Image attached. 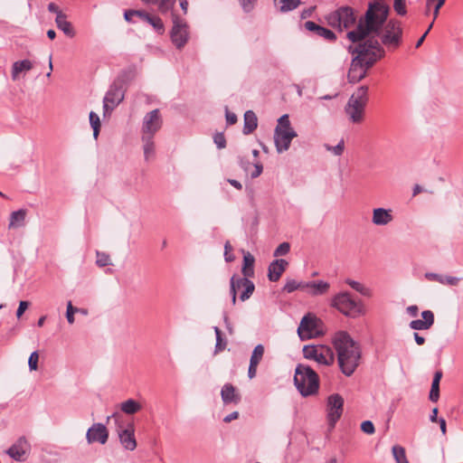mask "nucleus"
I'll return each mask as SVG.
<instances>
[{
	"instance_id": "nucleus-1",
	"label": "nucleus",
	"mask_w": 463,
	"mask_h": 463,
	"mask_svg": "<svg viewBox=\"0 0 463 463\" xmlns=\"http://www.w3.org/2000/svg\"><path fill=\"white\" fill-rule=\"evenodd\" d=\"M390 7L382 1L370 2L355 29L346 33L352 43L376 41L383 50L394 52L402 43L403 29L397 19H388Z\"/></svg>"
},
{
	"instance_id": "nucleus-2",
	"label": "nucleus",
	"mask_w": 463,
	"mask_h": 463,
	"mask_svg": "<svg viewBox=\"0 0 463 463\" xmlns=\"http://www.w3.org/2000/svg\"><path fill=\"white\" fill-rule=\"evenodd\" d=\"M347 50L355 54L350 65L347 79L350 83L362 80L367 74V71L373 65L385 56V51L381 48L376 41H364L349 45Z\"/></svg>"
},
{
	"instance_id": "nucleus-3",
	"label": "nucleus",
	"mask_w": 463,
	"mask_h": 463,
	"mask_svg": "<svg viewBox=\"0 0 463 463\" xmlns=\"http://www.w3.org/2000/svg\"><path fill=\"white\" fill-rule=\"evenodd\" d=\"M337 353V361L341 372L345 376H351L359 365L361 350L348 333L340 331L333 339Z\"/></svg>"
},
{
	"instance_id": "nucleus-4",
	"label": "nucleus",
	"mask_w": 463,
	"mask_h": 463,
	"mask_svg": "<svg viewBox=\"0 0 463 463\" xmlns=\"http://www.w3.org/2000/svg\"><path fill=\"white\" fill-rule=\"evenodd\" d=\"M294 384L303 397H307L317 392L319 378L309 365L299 364L295 369Z\"/></svg>"
},
{
	"instance_id": "nucleus-5",
	"label": "nucleus",
	"mask_w": 463,
	"mask_h": 463,
	"mask_svg": "<svg viewBox=\"0 0 463 463\" xmlns=\"http://www.w3.org/2000/svg\"><path fill=\"white\" fill-rule=\"evenodd\" d=\"M367 102L368 87L361 86L351 95L345 108L348 119L352 123L359 124L364 121Z\"/></svg>"
},
{
	"instance_id": "nucleus-6",
	"label": "nucleus",
	"mask_w": 463,
	"mask_h": 463,
	"mask_svg": "<svg viewBox=\"0 0 463 463\" xmlns=\"http://www.w3.org/2000/svg\"><path fill=\"white\" fill-rule=\"evenodd\" d=\"M297 136V132L291 127L288 115H282L278 119V125L274 131V142L278 153L287 151L290 146L292 139Z\"/></svg>"
},
{
	"instance_id": "nucleus-7",
	"label": "nucleus",
	"mask_w": 463,
	"mask_h": 463,
	"mask_svg": "<svg viewBox=\"0 0 463 463\" xmlns=\"http://www.w3.org/2000/svg\"><path fill=\"white\" fill-rule=\"evenodd\" d=\"M331 306L341 312L344 316L355 318L364 315V309L362 302L352 298L349 292H339L331 300Z\"/></svg>"
},
{
	"instance_id": "nucleus-8",
	"label": "nucleus",
	"mask_w": 463,
	"mask_h": 463,
	"mask_svg": "<svg viewBox=\"0 0 463 463\" xmlns=\"http://www.w3.org/2000/svg\"><path fill=\"white\" fill-rule=\"evenodd\" d=\"M122 418L119 412H114L107 417V422H109L110 420L115 421L116 431L121 445L125 449L133 451L137 448L135 428L132 423H128L127 428H124L122 425Z\"/></svg>"
},
{
	"instance_id": "nucleus-9",
	"label": "nucleus",
	"mask_w": 463,
	"mask_h": 463,
	"mask_svg": "<svg viewBox=\"0 0 463 463\" xmlns=\"http://www.w3.org/2000/svg\"><path fill=\"white\" fill-rule=\"evenodd\" d=\"M328 25L339 29H349L356 23L354 11L350 6H341L326 16Z\"/></svg>"
},
{
	"instance_id": "nucleus-10",
	"label": "nucleus",
	"mask_w": 463,
	"mask_h": 463,
	"mask_svg": "<svg viewBox=\"0 0 463 463\" xmlns=\"http://www.w3.org/2000/svg\"><path fill=\"white\" fill-rule=\"evenodd\" d=\"M126 73L120 75L118 79L110 86L103 99L104 116L110 115L113 109L118 106L125 97L123 88L124 77Z\"/></svg>"
},
{
	"instance_id": "nucleus-11",
	"label": "nucleus",
	"mask_w": 463,
	"mask_h": 463,
	"mask_svg": "<svg viewBox=\"0 0 463 463\" xmlns=\"http://www.w3.org/2000/svg\"><path fill=\"white\" fill-rule=\"evenodd\" d=\"M303 355L306 359L314 360L319 364L331 365L335 361L333 350L326 345H312L303 347Z\"/></svg>"
},
{
	"instance_id": "nucleus-12",
	"label": "nucleus",
	"mask_w": 463,
	"mask_h": 463,
	"mask_svg": "<svg viewBox=\"0 0 463 463\" xmlns=\"http://www.w3.org/2000/svg\"><path fill=\"white\" fill-rule=\"evenodd\" d=\"M172 43L177 49H182L189 39L188 25L185 21L173 15V27L170 33Z\"/></svg>"
},
{
	"instance_id": "nucleus-13",
	"label": "nucleus",
	"mask_w": 463,
	"mask_h": 463,
	"mask_svg": "<svg viewBox=\"0 0 463 463\" xmlns=\"http://www.w3.org/2000/svg\"><path fill=\"white\" fill-rule=\"evenodd\" d=\"M163 119L159 109H156L146 113L143 118L141 137H154L156 133L162 128Z\"/></svg>"
},
{
	"instance_id": "nucleus-14",
	"label": "nucleus",
	"mask_w": 463,
	"mask_h": 463,
	"mask_svg": "<svg viewBox=\"0 0 463 463\" xmlns=\"http://www.w3.org/2000/svg\"><path fill=\"white\" fill-rule=\"evenodd\" d=\"M327 420L330 429H334L337 420L341 418L344 407V399L338 393H334L327 398Z\"/></svg>"
},
{
	"instance_id": "nucleus-15",
	"label": "nucleus",
	"mask_w": 463,
	"mask_h": 463,
	"mask_svg": "<svg viewBox=\"0 0 463 463\" xmlns=\"http://www.w3.org/2000/svg\"><path fill=\"white\" fill-rule=\"evenodd\" d=\"M31 452V444L24 436L19 437L6 450V454L14 460L24 462Z\"/></svg>"
},
{
	"instance_id": "nucleus-16",
	"label": "nucleus",
	"mask_w": 463,
	"mask_h": 463,
	"mask_svg": "<svg viewBox=\"0 0 463 463\" xmlns=\"http://www.w3.org/2000/svg\"><path fill=\"white\" fill-rule=\"evenodd\" d=\"M319 323H321V321L311 314L304 316L298 327V335L299 338L301 340L312 338L317 333Z\"/></svg>"
},
{
	"instance_id": "nucleus-17",
	"label": "nucleus",
	"mask_w": 463,
	"mask_h": 463,
	"mask_svg": "<svg viewBox=\"0 0 463 463\" xmlns=\"http://www.w3.org/2000/svg\"><path fill=\"white\" fill-rule=\"evenodd\" d=\"M86 439L89 444L99 442L105 444L109 439V431L102 423H94L86 433Z\"/></svg>"
},
{
	"instance_id": "nucleus-18",
	"label": "nucleus",
	"mask_w": 463,
	"mask_h": 463,
	"mask_svg": "<svg viewBox=\"0 0 463 463\" xmlns=\"http://www.w3.org/2000/svg\"><path fill=\"white\" fill-rule=\"evenodd\" d=\"M422 319H415L410 322L409 326L413 330H428L434 325V314L431 310L421 312Z\"/></svg>"
},
{
	"instance_id": "nucleus-19",
	"label": "nucleus",
	"mask_w": 463,
	"mask_h": 463,
	"mask_svg": "<svg viewBox=\"0 0 463 463\" xmlns=\"http://www.w3.org/2000/svg\"><path fill=\"white\" fill-rule=\"evenodd\" d=\"M265 348L263 345H257L250 355V364L248 369V376L250 379H253L257 374L258 365L263 358Z\"/></svg>"
},
{
	"instance_id": "nucleus-20",
	"label": "nucleus",
	"mask_w": 463,
	"mask_h": 463,
	"mask_svg": "<svg viewBox=\"0 0 463 463\" xmlns=\"http://www.w3.org/2000/svg\"><path fill=\"white\" fill-rule=\"evenodd\" d=\"M288 262L284 259H278L273 260L268 268V278L270 281H278L283 272L286 270Z\"/></svg>"
},
{
	"instance_id": "nucleus-21",
	"label": "nucleus",
	"mask_w": 463,
	"mask_h": 463,
	"mask_svg": "<svg viewBox=\"0 0 463 463\" xmlns=\"http://www.w3.org/2000/svg\"><path fill=\"white\" fill-rule=\"evenodd\" d=\"M392 211L385 208H375L373 210L372 222L374 225L384 226L393 220Z\"/></svg>"
},
{
	"instance_id": "nucleus-22",
	"label": "nucleus",
	"mask_w": 463,
	"mask_h": 463,
	"mask_svg": "<svg viewBox=\"0 0 463 463\" xmlns=\"http://www.w3.org/2000/svg\"><path fill=\"white\" fill-rule=\"evenodd\" d=\"M137 17L141 19L142 21L151 24L153 28L158 33H163L165 31L163 21L160 17L151 15L147 12L144 10H140L139 12H136Z\"/></svg>"
},
{
	"instance_id": "nucleus-23",
	"label": "nucleus",
	"mask_w": 463,
	"mask_h": 463,
	"mask_svg": "<svg viewBox=\"0 0 463 463\" xmlns=\"http://www.w3.org/2000/svg\"><path fill=\"white\" fill-rule=\"evenodd\" d=\"M222 400L225 404L239 403L241 396L237 393L235 387L231 383H225L221 391Z\"/></svg>"
},
{
	"instance_id": "nucleus-24",
	"label": "nucleus",
	"mask_w": 463,
	"mask_h": 463,
	"mask_svg": "<svg viewBox=\"0 0 463 463\" xmlns=\"http://www.w3.org/2000/svg\"><path fill=\"white\" fill-rule=\"evenodd\" d=\"M307 286L308 287V295L312 297L326 295L330 288V284L324 280L308 281Z\"/></svg>"
},
{
	"instance_id": "nucleus-25",
	"label": "nucleus",
	"mask_w": 463,
	"mask_h": 463,
	"mask_svg": "<svg viewBox=\"0 0 463 463\" xmlns=\"http://www.w3.org/2000/svg\"><path fill=\"white\" fill-rule=\"evenodd\" d=\"M55 24L61 31L63 32V33L72 38L75 36L76 33L75 30L72 27V24L71 22L67 21V15L66 14H59L55 18Z\"/></svg>"
},
{
	"instance_id": "nucleus-26",
	"label": "nucleus",
	"mask_w": 463,
	"mask_h": 463,
	"mask_svg": "<svg viewBox=\"0 0 463 463\" xmlns=\"http://www.w3.org/2000/svg\"><path fill=\"white\" fill-rule=\"evenodd\" d=\"M425 278L431 281H437L443 285L456 286L458 285L459 279L452 276H443L438 273L427 272Z\"/></svg>"
},
{
	"instance_id": "nucleus-27",
	"label": "nucleus",
	"mask_w": 463,
	"mask_h": 463,
	"mask_svg": "<svg viewBox=\"0 0 463 463\" xmlns=\"http://www.w3.org/2000/svg\"><path fill=\"white\" fill-rule=\"evenodd\" d=\"M258 127V118L252 110H247L244 114L243 134L252 133Z\"/></svg>"
},
{
	"instance_id": "nucleus-28",
	"label": "nucleus",
	"mask_w": 463,
	"mask_h": 463,
	"mask_svg": "<svg viewBox=\"0 0 463 463\" xmlns=\"http://www.w3.org/2000/svg\"><path fill=\"white\" fill-rule=\"evenodd\" d=\"M242 252H243V266L241 269V272L243 274V277H246V278L253 277L254 276L253 266H254V262H255V258L252 254H250L248 251L245 252L244 250H242Z\"/></svg>"
},
{
	"instance_id": "nucleus-29",
	"label": "nucleus",
	"mask_w": 463,
	"mask_h": 463,
	"mask_svg": "<svg viewBox=\"0 0 463 463\" xmlns=\"http://www.w3.org/2000/svg\"><path fill=\"white\" fill-rule=\"evenodd\" d=\"M26 217V210L20 209L14 211L10 215L9 220V229H16L24 225V221Z\"/></svg>"
},
{
	"instance_id": "nucleus-30",
	"label": "nucleus",
	"mask_w": 463,
	"mask_h": 463,
	"mask_svg": "<svg viewBox=\"0 0 463 463\" xmlns=\"http://www.w3.org/2000/svg\"><path fill=\"white\" fill-rule=\"evenodd\" d=\"M442 377L441 371H436L433 376L429 398L432 402H438L439 398V383Z\"/></svg>"
},
{
	"instance_id": "nucleus-31",
	"label": "nucleus",
	"mask_w": 463,
	"mask_h": 463,
	"mask_svg": "<svg viewBox=\"0 0 463 463\" xmlns=\"http://www.w3.org/2000/svg\"><path fill=\"white\" fill-rule=\"evenodd\" d=\"M33 68V63L29 60H23L15 61L12 67V78L15 80L18 78V74L22 71H30Z\"/></svg>"
},
{
	"instance_id": "nucleus-32",
	"label": "nucleus",
	"mask_w": 463,
	"mask_h": 463,
	"mask_svg": "<svg viewBox=\"0 0 463 463\" xmlns=\"http://www.w3.org/2000/svg\"><path fill=\"white\" fill-rule=\"evenodd\" d=\"M274 4L281 13L295 10L301 5L300 0H274Z\"/></svg>"
},
{
	"instance_id": "nucleus-33",
	"label": "nucleus",
	"mask_w": 463,
	"mask_h": 463,
	"mask_svg": "<svg viewBox=\"0 0 463 463\" xmlns=\"http://www.w3.org/2000/svg\"><path fill=\"white\" fill-rule=\"evenodd\" d=\"M141 140L143 142L145 160L148 161L155 156L154 137H141Z\"/></svg>"
},
{
	"instance_id": "nucleus-34",
	"label": "nucleus",
	"mask_w": 463,
	"mask_h": 463,
	"mask_svg": "<svg viewBox=\"0 0 463 463\" xmlns=\"http://www.w3.org/2000/svg\"><path fill=\"white\" fill-rule=\"evenodd\" d=\"M241 283H242V286H243V291L240 295V299L241 301H246L253 294L254 289H255V285H254V283L251 280H250L246 277H242Z\"/></svg>"
},
{
	"instance_id": "nucleus-35",
	"label": "nucleus",
	"mask_w": 463,
	"mask_h": 463,
	"mask_svg": "<svg viewBox=\"0 0 463 463\" xmlns=\"http://www.w3.org/2000/svg\"><path fill=\"white\" fill-rule=\"evenodd\" d=\"M120 408L126 414H135L141 410L142 406L137 401L128 399L120 404Z\"/></svg>"
},
{
	"instance_id": "nucleus-36",
	"label": "nucleus",
	"mask_w": 463,
	"mask_h": 463,
	"mask_svg": "<svg viewBox=\"0 0 463 463\" xmlns=\"http://www.w3.org/2000/svg\"><path fill=\"white\" fill-rule=\"evenodd\" d=\"M392 452L396 463H409L403 447L394 445L392 449Z\"/></svg>"
},
{
	"instance_id": "nucleus-37",
	"label": "nucleus",
	"mask_w": 463,
	"mask_h": 463,
	"mask_svg": "<svg viewBox=\"0 0 463 463\" xmlns=\"http://www.w3.org/2000/svg\"><path fill=\"white\" fill-rule=\"evenodd\" d=\"M213 329L216 336L214 354H218L225 349L227 342L222 338V331L218 326H214Z\"/></svg>"
},
{
	"instance_id": "nucleus-38",
	"label": "nucleus",
	"mask_w": 463,
	"mask_h": 463,
	"mask_svg": "<svg viewBox=\"0 0 463 463\" xmlns=\"http://www.w3.org/2000/svg\"><path fill=\"white\" fill-rule=\"evenodd\" d=\"M90 124L93 129V137L95 139L98 138L100 128V120L99 117L93 111L90 113Z\"/></svg>"
},
{
	"instance_id": "nucleus-39",
	"label": "nucleus",
	"mask_w": 463,
	"mask_h": 463,
	"mask_svg": "<svg viewBox=\"0 0 463 463\" xmlns=\"http://www.w3.org/2000/svg\"><path fill=\"white\" fill-rule=\"evenodd\" d=\"M445 1L446 0H426V6H427L426 14H429L430 7L433 5L434 6V10H433L434 17L433 18L435 20L439 15V11L440 7L445 4Z\"/></svg>"
},
{
	"instance_id": "nucleus-40",
	"label": "nucleus",
	"mask_w": 463,
	"mask_h": 463,
	"mask_svg": "<svg viewBox=\"0 0 463 463\" xmlns=\"http://www.w3.org/2000/svg\"><path fill=\"white\" fill-rule=\"evenodd\" d=\"M324 147L326 151L334 154L335 156H342L345 150V140L342 138L336 146H330L328 144H325Z\"/></svg>"
},
{
	"instance_id": "nucleus-41",
	"label": "nucleus",
	"mask_w": 463,
	"mask_h": 463,
	"mask_svg": "<svg viewBox=\"0 0 463 463\" xmlns=\"http://www.w3.org/2000/svg\"><path fill=\"white\" fill-rule=\"evenodd\" d=\"M96 256V263L99 267H106L111 265V260L109 254L101 251H97Z\"/></svg>"
},
{
	"instance_id": "nucleus-42",
	"label": "nucleus",
	"mask_w": 463,
	"mask_h": 463,
	"mask_svg": "<svg viewBox=\"0 0 463 463\" xmlns=\"http://www.w3.org/2000/svg\"><path fill=\"white\" fill-rule=\"evenodd\" d=\"M316 34L329 42H334L336 39V35L333 31L323 26L320 27L319 31L317 32Z\"/></svg>"
},
{
	"instance_id": "nucleus-43",
	"label": "nucleus",
	"mask_w": 463,
	"mask_h": 463,
	"mask_svg": "<svg viewBox=\"0 0 463 463\" xmlns=\"http://www.w3.org/2000/svg\"><path fill=\"white\" fill-rule=\"evenodd\" d=\"M175 3L176 0H159L158 8L161 13H166L174 8Z\"/></svg>"
},
{
	"instance_id": "nucleus-44",
	"label": "nucleus",
	"mask_w": 463,
	"mask_h": 463,
	"mask_svg": "<svg viewBox=\"0 0 463 463\" xmlns=\"http://www.w3.org/2000/svg\"><path fill=\"white\" fill-rule=\"evenodd\" d=\"M80 308L74 307L71 304V301H69L67 304V311H66V318L69 324L74 323V314L78 313Z\"/></svg>"
},
{
	"instance_id": "nucleus-45",
	"label": "nucleus",
	"mask_w": 463,
	"mask_h": 463,
	"mask_svg": "<svg viewBox=\"0 0 463 463\" xmlns=\"http://www.w3.org/2000/svg\"><path fill=\"white\" fill-rule=\"evenodd\" d=\"M290 250V245L288 242H282L280 243L276 250H274L273 255L275 257L279 256H285L287 255Z\"/></svg>"
},
{
	"instance_id": "nucleus-46",
	"label": "nucleus",
	"mask_w": 463,
	"mask_h": 463,
	"mask_svg": "<svg viewBox=\"0 0 463 463\" xmlns=\"http://www.w3.org/2000/svg\"><path fill=\"white\" fill-rule=\"evenodd\" d=\"M39 354L37 351H33L28 359V366L31 371H36L38 369Z\"/></svg>"
},
{
	"instance_id": "nucleus-47",
	"label": "nucleus",
	"mask_w": 463,
	"mask_h": 463,
	"mask_svg": "<svg viewBox=\"0 0 463 463\" xmlns=\"http://www.w3.org/2000/svg\"><path fill=\"white\" fill-rule=\"evenodd\" d=\"M298 288H299L298 281L289 279H287V282L283 288V291H285L287 293H292L295 290H298Z\"/></svg>"
},
{
	"instance_id": "nucleus-48",
	"label": "nucleus",
	"mask_w": 463,
	"mask_h": 463,
	"mask_svg": "<svg viewBox=\"0 0 463 463\" xmlns=\"http://www.w3.org/2000/svg\"><path fill=\"white\" fill-rule=\"evenodd\" d=\"M393 8L399 15H405L407 13L404 0H394Z\"/></svg>"
},
{
	"instance_id": "nucleus-49",
	"label": "nucleus",
	"mask_w": 463,
	"mask_h": 463,
	"mask_svg": "<svg viewBox=\"0 0 463 463\" xmlns=\"http://www.w3.org/2000/svg\"><path fill=\"white\" fill-rule=\"evenodd\" d=\"M245 13H250L254 9L257 0H238Z\"/></svg>"
},
{
	"instance_id": "nucleus-50",
	"label": "nucleus",
	"mask_w": 463,
	"mask_h": 463,
	"mask_svg": "<svg viewBox=\"0 0 463 463\" xmlns=\"http://www.w3.org/2000/svg\"><path fill=\"white\" fill-rule=\"evenodd\" d=\"M361 430L364 433L369 434V435L373 434L375 431L374 425L371 420L363 421L361 424Z\"/></svg>"
},
{
	"instance_id": "nucleus-51",
	"label": "nucleus",
	"mask_w": 463,
	"mask_h": 463,
	"mask_svg": "<svg viewBox=\"0 0 463 463\" xmlns=\"http://www.w3.org/2000/svg\"><path fill=\"white\" fill-rule=\"evenodd\" d=\"M213 141L217 147L220 149L226 146V139L222 133H216L213 137Z\"/></svg>"
},
{
	"instance_id": "nucleus-52",
	"label": "nucleus",
	"mask_w": 463,
	"mask_h": 463,
	"mask_svg": "<svg viewBox=\"0 0 463 463\" xmlns=\"http://www.w3.org/2000/svg\"><path fill=\"white\" fill-rule=\"evenodd\" d=\"M232 250V247L231 243L229 241H226L224 245V259L227 262H232L235 259V256L232 253H231Z\"/></svg>"
},
{
	"instance_id": "nucleus-53",
	"label": "nucleus",
	"mask_w": 463,
	"mask_h": 463,
	"mask_svg": "<svg viewBox=\"0 0 463 463\" xmlns=\"http://www.w3.org/2000/svg\"><path fill=\"white\" fill-rule=\"evenodd\" d=\"M30 302L25 300H21L19 302L18 308L16 310V317L19 319L22 317L24 313L26 311V309L29 307Z\"/></svg>"
},
{
	"instance_id": "nucleus-54",
	"label": "nucleus",
	"mask_w": 463,
	"mask_h": 463,
	"mask_svg": "<svg viewBox=\"0 0 463 463\" xmlns=\"http://www.w3.org/2000/svg\"><path fill=\"white\" fill-rule=\"evenodd\" d=\"M241 279H242L241 277H238L236 275H233L231 278V279H230V287H232V285H233V288H234L236 292H237L238 289L243 288V286H242V283H241Z\"/></svg>"
},
{
	"instance_id": "nucleus-55",
	"label": "nucleus",
	"mask_w": 463,
	"mask_h": 463,
	"mask_svg": "<svg viewBox=\"0 0 463 463\" xmlns=\"http://www.w3.org/2000/svg\"><path fill=\"white\" fill-rule=\"evenodd\" d=\"M226 122L229 125H233L237 122V116L235 113L229 111L228 108L225 109Z\"/></svg>"
},
{
	"instance_id": "nucleus-56",
	"label": "nucleus",
	"mask_w": 463,
	"mask_h": 463,
	"mask_svg": "<svg viewBox=\"0 0 463 463\" xmlns=\"http://www.w3.org/2000/svg\"><path fill=\"white\" fill-rule=\"evenodd\" d=\"M320 27V25L312 21H307L305 23V28L310 32H314L315 33L319 31Z\"/></svg>"
},
{
	"instance_id": "nucleus-57",
	"label": "nucleus",
	"mask_w": 463,
	"mask_h": 463,
	"mask_svg": "<svg viewBox=\"0 0 463 463\" xmlns=\"http://www.w3.org/2000/svg\"><path fill=\"white\" fill-rule=\"evenodd\" d=\"M140 10L128 9L124 12V18L127 22L132 23V17L137 16L136 12H139Z\"/></svg>"
},
{
	"instance_id": "nucleus-58",
	"label": "nucleus",
	"mask_w": 463,
	"mask_h": 463,
	"mask_svg": "<svg viewBox=\"0 0 463 463\" xmlns=\"http://www.w3.org/2000/svg\"><path fill=\"white\" fill-rule=\"evenodd\" d=\"M357 292H359L361 295L371 298L373 296V291L371 288L365 287L364 285H361L358 288Z\"/></svg>"
},
{
	"instance_id": "nucleus-59",
	"label": "nucleus",
	"mask_w": 463,
	"mask_h": 463,
	"mask_svg": "<svg viewBox=\"0 0 463 463\" xmlns=\"http://www.w3.org/2000/svg\"><path fill=\"white\" fill-rule=\"evenodd\" d=\"M254 167H255L254 171L250 174L251 178L259 177L263 171V166L260 163H256L254 165Z\"/></svg>"
},
{
	"instance_id": "nucleus-60",
	"label": "nucleus",
	"mask_w": 463,
	"mask_h": 463,
	"mask_svg": "<svg viewBox=\"0 0 463 463\" xmlns=\"http://www.w3.org/2000/svg\"><path fill=\"white\" fill-rule=\"evenodd\" d=\"M406 311H407V314L412 317H418V314H419V308L416 305H411V306H409L407 308H406Z\"/></svg>"
},
{
	"instance_id": "nucleus-61",
	"label": "nucleus",
	"mask_w": 463,
	"mask_h": 463,
	"mask_svg": "<svg viewBox=\"0 0 463 463\" xmlns=\"http://www.w3.org/2000/svg\"><path fill=\"white\" fill-rule=\"evenodd\" d=\"M48 11L51 12V13H54L56 14V16L59 15V14H65L64 13H62L59 6L57 5H55L54 3H50L48 5Z\"/></svg>"
},
{
	"instance_id": "nucleus-62",
	"label": "nucleus",
	"mask_w": 463,
	"mask_h": 463,
	"mask_svg": "<svg viewBox=\"0 0 463 463\" xmlns=\"http://www.w3.org/2000/svg\"><path fill=\"white\" fill-rule=\"evenodd\" d=\"M345 283L348 286H350L353 289H354L355 291H357L358 288H360V286L362 285V283L355 281L354 279H345Z\"/></svg>"
},
{
	"instance_id": "nucleus-63",
	"label": "nucleus",
	"mask_w": 463,
	"mask_h": 463,
	"mask_svg": "<svg viewBox=\"0 0 463 463\" xmlns=\"http://www.w3.org/2000/svg\"><path fill=\"white\" fill-rule=\"evenodd\" d=\"M238 418H239V412L238 411H233L232 413L228 414L227 416H225L224 419H223V421L226 422V423H229L232 420H236Z\"/></svg>"
},
{
	"instance_id": "nucleus-64",
	"label": "nucleus",
	"mask_w": 463,
	"mask_h": 463,
	"mask_svg": "<svg viewBox=\"0 0 463 463\" xmlns=\"http://www.w3.org/2000/svg\"><path fill=\"white\" fill-rule=\"evenodd\" d=\"M315 6H312V7H309L307 9H305L302 11L301 13V18L302 19H306V18H308L312 15L314 10H315Z\"/></svg>"
}]
</instances>
